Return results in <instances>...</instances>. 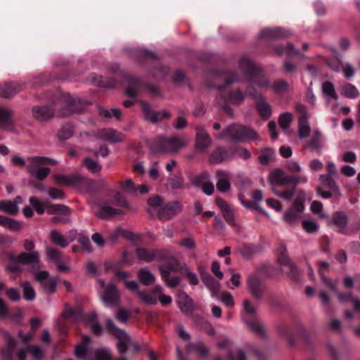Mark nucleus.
<instances>
[{
    "label": "nucleus",
    "mask_w": 360,
    "mask_h": 360,
    "mask_svg": "<svg viewBox=\"0 0 360 360\" xmlns=\"http://www.w3.org/2000/svg\"><path fill=\"white\" fill-rule=\"evenodd\" d=\"M84 106V104L80 99H75L70 96H66L51 105L33 108L32 115L38 120H46L53 117L56 108H60L58 115L64 117L82 112Z\"/></svg>",
    "instance_id": "f257e3e1"
},
{
    "label": "nucleus",
    "mask_w": 360,
    "mask_h": 360,
    "mask_svg": "<svg viewBox=\"0 0 360 360\" xmlns=\"http://www.w3.org/2000/svg\"><path fill=\"white\" fill-rule=\"evenodd\" d=\"M150 207L148 212L152 210L157 212L160 220L167 221L179 214L183 209L182 204L179 201H171L165 203L159 196H154L148 200Z\"/></svg>",
    "instance_id": "f03ea898"
},
{
    "label": "nucleus",
    "mask_w": 360,
    "mask_h": 360,
    "mask_svg": "<svg viewBox=\"0 0 360 360\" xmlns=\"http://www.w3.org/2000/svg\"><path fill=\"white\" fill-rule=\"evenodd\" d=\"M29 173L38 180H44L50 173V169L42 165H56L57 161L46 157L34 156L27 159Z\"/></svg>",
    "instance_id": "7ed1b4c3"
},
{
    "label": "nucleus",
    "mask_w": 360,
    "mask_h": 360,
    "mask_svg": "<svg viewBox=\"0 0 360 360\" xmlns=\"http://www.w3.org/2000/svg\"><path fill=\"white\" fill-rule=\"evenodd\" d=\"M222 138H227L237 141L257 140V134L252 129L243 125L233 124L226 127L221 134Z\"/></svg>",
    "instance_id": "20e7f679"
},
{
    "label": "nucleus",
    "mask_w": 360,
    "mask_h": 360,
    "mask_svg": "<svg viewBox=\"0 0 360 360\" xmlns=\"http://www.w3.org/2000/svg\"><path fill=\"white\" fill-rule=\"evenodd\" d=\"M268 180L274 190L278 186L292 184L295 186L300 184H305L307 182L308 178L304 175L288 176L282 169L277 168L270 173Z\"/></svg>",
    "instance_id": "39448f33"
},
{
    "label": "nucleus",
    "mask_w": 360,
    "mask_h": 360,
    "mask_svg": "<svg viewBox=\"0 0 360 360\" xmlns=\"http://www.w3.org/2000/svg\"><path fill=\"white\" fill-rule=\"evenodd\" d=\"M120 207L129 209V205L123 196L120 194H117L115 200L101 204L98 206V210L96 212V214L101 219L114 217L122 214V211Z\"/></svg>",
    "instance_id": "423d86ee"
},
{
    "label": "nucleus",
    "mask_w": 360,
    "mask_h": 360,
    "mask_svg": "<svg viewBox=\"0 0 360 360\" xmlns=\"http://www.w3.org/2000/svg\"><path fill=\"white\" fill-rule=\"evenodd\" d=\"M106 326L108 331L119 340L117 347L120 354L125 353L130 347H133L135 352L140 349L139 344L131 342L129 336L124 331L116 327L111 320H108Z\"/></svg>",
    "instance_id": "0eeeda50"
},
{
    "label": "nucleus",
    "mask_w": 360,
    "mask_h": 360,
    "mask_svg": "<svg viewBox=\"0 0 360 360\" xmlns=\"http://www.w3.org/2000/svg\"><path fill=\"white\" fill-rule=\"evenodd\" d=\"M320 184L316 187V191L321 198L328 199L332 197L338 198L341 192L336 182L328 174L319 175Z\"/></svg>",
    "instance_id": "6e6552de"
},
{
    "label": "nucleus",
    "mask_w": 360,
    "mask_h": 360,
    "mask_svg": "<svg viewBox=\"0 0 360 360\" xmlns=\"http://www.w3.org/2000/svg\"><path fill=\"white\" fill-rule=\"evenodd\" d=\"M99 295L102 302L108 307L116 305L120 301V292L114 284H106L103 280H99Z\"/></svg>",
    "instance_id": "1a4fd4ad"
},
{
    "label": "nucleus",
    "mask_w": 360,
    "mask_h": 360,
    "mask_svg": "<svg viewBox=\"0 0 360 360\" xmlns=\"http://www.w3.org/2000/svg\"><path fill=\"white\" fill-rule=\"evenodd\" d=\"M188 141L179 136L170 138L160 137L158 140L159 150L169 153H176L179 150L187 145Z\"/></svg>",
    "instance_id": "9d476101"
},
{
    "label": "nucleus",
    "mask_w": 360,
    "mask_h": 360,
    "mask_svg": "<svg viewBox=\"0 0 360 360\" xmlns=\"http://www.w3.org/2000/svg\"><path fill=\"white\" fill-rule=\"evenodd\" d=\"M169 252V251L165 249L155 250L145 248H139L135 251L136 258L144 262L165 259Z\"/></svg>",
    "instance_id": "9b49d317"
},
{
    "label": "nucleus",
    "mask_w": 360,
    "mask_h": 360,
    "mask_svg": "<svg viewBox=\"0 0 360 360\" xmlns=\"http://www.w3.org/2000/svg\"><path fill=\"white\" fill-rule=\"evenodd\" d=\"M83 136L91 141H96V139H102L110 143H116L121 142L124 140V136L122 134L117 133L115 129L111 128L98 130L96 134L92 136H90L87 133L84 134Z\"/></svg>",
    "instance_id": "f8f14e48"
},
{
    "label": "nucleus",
    "mask_w": 360,
    "mask_h": 360,
    "mask_svg": "<svg viewBox=\"0 0 360 360\" xmlns=\"http://www.w3.org/2000/svg\"><path fill=\"white\" fill-rule=\"evenodd\" d=\"M295 109L300 114L298 119V135L300 139H305L309 136L311 132L307 108L303 104H297Z\"/></svg>",
    "instance_id": "ddd939ff"
},
{
    "label": "nucleus",
    "mask_w": 360,
    "mask_h": 360,
    "mask_svg": "<svg viewBox=\"0 0 360 360\" xmlns=\"http://www.w3.org/2000/svg\"><path fill=\"white\" fill-rule=\"evenodd\" d=\"M195 147L199 152L204 153L211 146L212 141L202 127H195Z\"/></svg>",
    "instance_id": "4468645a"
},
{
    "label": "nucleus",
    "mask_w": 360,
    "mask_h": 360,
    "mask_svg": "<svg viewBox=\"0 0 360 360\" xmlns=\"http://www.w3.org/2000/svg\"><path fill=\"white\" fill-rule=\"evenodd\" d=\"M49 273L47 271H39L35 274L34 278L37 281L39 282L47 293H53L55 292L57 281V278H49Z\"/></svg>",
    "instance_id": "2eb2a0df"
},
{
    "label": "nucleus",
    "mask_w": 360,
    "mask_h": 360,
    "mask_svg": "<svg viewBox=\"0 0 360 360\" xmlns=\"http://www.w3.org/2000/svg\"><path fill=\"white\" fill-rule=\"evenodd\" d=\"M54 179L56 184L60 186H68L77 188H79L86 181L84 178L76 174L70 176L56 174L54 175Z\"/></svg>",
    "instance_id": "dca6fc26"
},
{
    "label": "nucleus",
    "mask_w": 360,
    "mask_h": 360,
    "mask_svg": "<svg viewBox=\"0 0 360 360\" xmlns=\"http://www.w3.org/2000/svg\"><path fill=\"white\" fill-rule=\"evenodd\" d=\"M248 94L255 99H258L256 103V106L260 116L265 119L269 118L271 114V110L269 104H268L264 98L260 96L257 93L253 92L250 86L248 89Z\"/></svg>",
    "instance_id": "f3484780"
},
{
    "label": "nucleus",
    "mask_w": 360,
    "mask_h": 360,
    "mask_svg": "<svg viewBox=\"0 0 360 360\" xmlns=\"http://www.w3.org/2000/svg\"><path fill=\"white\" fill-rule=\"evenodd\" d=\"M142 110L146 120L153 123H157L165 118L170 117V114L167 111H153L150 109V107L145 103H142Z\"/></svg>",
    "instance_id": "a211bd4d"
},
{
    "label": "nucleus",
    "mask_w": 360,
    "mask_h": 360,
    "mask_svg": "<svg viewBox=\"0 0 360 360\" xmlns=\"http://www.w3.org/2000/svg\"><path fill=\"white\" fill-rule=\"evenodd\" d=\"M217 189L221 192H226L231 188V174L226 170H218L216 172Z\"/></svg>",
    "instance_id": "6ab92c4d"
},
{
    "label": "nucleus",
    "mask_w": 360,
    "mask_h": 360,
    "mask_svg": "<svg viewBox=\"0 0 360 360\" xmlns=\"http://www.w3.org/2000/svg\"><path fill=\"white\" fill-rule=\"evenodd\" d=\"M304 210V204L301 202H295L292 207L284 214V220L288 224H292L301 217Z\"/></svg>",
    "instance_id": "aec40b11"
},
{
    "label": "nucleus",
    "mask_w": 360,
    "mask_h": 360,
    "mask_svg": "<svg viewBox=\"0 0 360 360\" xmlns=\"http://www.w3.org/2000/svg\"><path fill=\"white\" fill-rule=\"evenodd\" d=\"M328 224L330 226H335L340 233H345L348 224L347 215L344 212L337 211L333 213Z\"/></svg>",
    "instance_id": "412c9836"
},
{
    "label": "nucleus",
    "mask_w": 360,
    "mask_h": 360,
    "mask_svg": "<svg viewBox=\"0 0 360 360\" xmlns=\"http://www.w3.org/2000/svg\"><path fill=\"white\" fill-rule=\"evenodd\" d=\"M22 203V198L17 196L13 200L0 201V211L15 215L18 212V205Z\"/></svg>",
    "instance_id": "4be33fe9"
},
{
    "label": "nucleus",
    "mask_w": 360,
    "mask_h": 360,
    "mask_svg": "<svg viewBox=\"0 0 360 360\" xmlns=\"http://www.w3.org/2000/svg\"><path fill=\"white\" fill-rule=\"evenodd\" d=\"M178 306L183 313H191L197 309V306L193 303L191 297L184 292L179 295L177 299Z\"/></svg>",
    "instance_id": "5701e85b"
},
{
    "label": "nucleus",
    "mask_w": 360,
    "mask_h": 360,
    "mask_svg": "<svg viewBox=\"0 0 360 360\" xmlns=\"http://www.w3.org/2000/svg\"><path fill=\"white\" fill-rule=\"evenodd\" d=\"M22 89V85L19 83L10 82L0 84V96L9 98Z\"/></svg>",
    "instance_id": "b1692460"
},
{
    "label": "nucleus",
    "mask_w": 360,
    "mask_h": 360,
    "mask_svg": "<svg viewBox=\"0 0 360 360\" xmlns=\"http://www.w3.org/2000/svg\"><path fill=\"white\" fill-rule=\"evenodd\" d=\"M17 262L21 264L39 265L40 255L39 252H22L16 257Z\"/></svg>",
    "instance_id": "393cba45"
},
{
    "label": "nucleus",
    "mask_w": 360,
    "mask_h": 360,
    "mask_svg": "<svg viewBox=\"0 0 360 360\" xmlns=\"http://www.w3.org/2000/svg\"><path fill=\"white\" fill-rule=\"evenodd\" d=\"M216 203L221 209L225 220L231 225L235 224V217L231 206L222 198L216 199Z\"/></svg>",
    "instance_id": "a878e982"
},
{
    "label": "nucleus",
    "mask_w": 360,
    "mask_h": 360,
    "mask_svg": "<svg viewBox=\"0 0 360 360\" xmlns=\"http://www.w3.org/2000/svg\"><path fill=\"white\" fill-rule=\"evenodd\" d=\"M278 261L283 266V271L287 274H290L293 275L295 271V266L290 262L288 255L285 254V249L284 248H281L279 250V253L278 255Z\"/></svg>",
    "instance_id": "bb28decb"
},
{
    "label": "nucleus",
    "mask_w": 360,
    "mask_h": 360,
    "mask_svg": "<svg viewBox=\"0 0 360 360\" xmlns=\"http://www.w3.org/2000/svg\"><path fill=\"white\" fill-rule=\"evenodd\" d=\"M231 157V153L223 148H217L209 156V160L212 164H219L228 160Z\"/></svg>",
    "instance_id": "cd10ccee"
},
{
    "label": "nucleus",
    "mask_w": 360,
    "mask_h": 360,
    "mask_svg": "<svg viewBox=\"0 0 360 360\" xmlns=\"http://www.w3.org/2000/svg\"><path fill=\"white\" fill-rule=\"evenodd\" d=\"M49 238L53 244L63 248H66L70 244L68 238L56 229L50 231Z\"/></svg>",
    "instance_id": "c85d7f7f"
},
{
    "label": "nucleus",
    "mask_w": 360,
    "mask_h": 360,
    "mask_svg": "<svg viewBox=\"0 0 360 360\" xmlns=\"http://www.w3.org/2000/svg\"><path fill=\"white\" fill-rule=\"evenodd\" d=\"M12 115L13 112L11 109L0 107V127L5 129H11L12 128Z\"/></svg>",
    "instance_id": "c756f323"
},
{
    "label": "nucleus",
    "mask_w": 360,
    "mask_h": 360,
    "mask_svg": "<svg viewBox=\"0 0 360 360\" xmlns=\"http://www.w3.org/2000/svg\"><path fill=\"white\" fill-rule=\"evenodd\" d=\"M248 290L253 297L259 299L262 296L260 280L256 276H250L248 280Z\"/></svg>",
    "instance_id": "7c9ffc66"
},
{
    "label": "nucleus",
    "mask_w": 360,
    "mask_h": 360,
    "mask_svg": "<svg viewBox=\"0 0 360 360\" xmlns=\"http://www.w3.org/2000/svg\"><path fill=\"white\" fill-rule=\"evenodd\" d=\"M137 278L144 285L154 283L156 279L155 275L146 268H142L138 271Z\"/></svg>",
    "instance_id": "2f4dec72"
},
{
    "label": "nucleus",
    "mask_w": 360,
    "mask_h": 360,
    "mask_svg": "<svg viewBox=\"0 0 360 360\" xmlns=\"http://www.w3.org/2000/svg\"><path fill=\"white\" fill-rule=\"evenodd\" d=\"M139 300L146 304H155L158 301L157 292H155V288L150 291H138Z\"/></svg>",
    "instance_id": "473e14b6"
},
{
    "label": "nucleus",
    "mask_w": 360,
    "mask_h": 360,
    "mask_svg": "<svg viewBox=\"0 0 360 360\" xmlns=\"http://www.w3.org/2000/svg\"><path fill=\"white\" fill-rule=\"evenodd\" d=\"M307 146L311 150H320L322 148V134L319 130L314 131L311 139L307 143Z\"/></svg>",
    "instance_id": "72a5a7b5"
},
{
    "label": "nucleus",
    "mask_w": 360,
    "mask_h": 360,
    "mask_svg": "<svg viewBox=\"0 0 360 360\" xmlns=\"http://www.w3.org/2000/svg\"><path fill=\"white\" fill-rule=\"evenodd\" d=\"M30 352L37 360H41L43 356L42 350L37 346H28L25 350H21L18 352V356L20 360H25V352Z\"/></svg>",
    "instance_id": "f704fd0d"
},
{
    "label": "nucleus",
    "mask_w": 360,
    "mask_h": 360,
    "mask_svg": "<svg viewBox=\"0 0 360 360\" xmlns=\"http://www.w3.org/2000/svg\"><path fill=\"white\" fill-rule=\"evenodd\" d=\"M0 225L11 231H18L20 227V223L16 220L2 215H0Z\"/></svg>",
    "instance_id": "c9c22d12"
},
{
    "label": "nucleus",
    "mask_w": 360,
    "mask_h": 360,
    "mask_svg": "<svg viewBox=\"0 0 360 360\" xmlns=\"http://www.w3.org/2000/svg\"><path fill=\"white\" fill-rule=\"evenodd\" d=\"M161 277L165 283L170 288H175L179 285L180 283V277L178 276L170 277L169 271L166 269L161 271Z\"/></svg>",
    "instance_id": "e433bc0d"
},
{
    "label": "nucleus",
    "mask_w": 360,
    "mask_h": 360,
    "mask_svg": "<svg viewBox=\"0 0 360 360\" xmlns=\"http://www.w3.org/2000/svg\"><path fill=\"white\" fill-rule=\"evenodd\" d=\"M46 212L49 214H62L69 215L70 214V210L65 205L57 204L47 207Z\"/></svg>",
    "instance_id": "4c0bfd02"
},
{
    "label": "nucleus",
    "mask_w": 360,
    "mask_h": 360,
    "mask_svg": "<svg viewBox=\"0 0 360 360\" xmlns=\"http://www.w3.org/2000/svg\"><path fill=\"white\" fill-rule=\"evenodd\" d=\"M7 348L3 349L1 352L2 360H10L15 347V342L11 337L8 336L7 340Z\"/></svg>",
    "instance_id": "58836bf2"
},
{
    "label": "nucleus",
    "mask_w": 360,
    "mask_h": 360,
    "mask_svg": "<svg viewBox=\"0 0 360 360\" xmlns=\"http://www.w3.org/2000/svg\"><path fill=\"white\" fill-rule=\"evenodd\" d=\"M240 68L248 75H254L255 68L253 63L247 58H243L239 62Z\"/></svg>",
    "instance_id": "ea45409f"
},
{
    "label": "nucleus",
    "mask_w": 360,
    "mask_h": 360,
    "mask_svg": "<svg viewBox=\"0 0 360 360\" xmlns=\"http://www.w3.org/2000/svg\"><path fill=\"white\" fill-rule=\"evenodd\" d=\"M188 349L195 351L200 357L206 359L208 355V349L202 342L189 344L187 346Z\"/></svg>",
    "instance_id": "a19ab883"
},
{
    "label": "nucleus",
    "mask_w": 360,
    "mask_h": 360,
    "mask_svg": "<svg viewBox=\"0 0 360 360\" xmlns=\"http://www.w3.org/2000/svg\"><path fill=\"white\" fill-rule=\"evenodd\" d=\"M96 316H86L84 320L85 324L95 335H100L102 330L101 325L96 320Z\"/></svg>",
    "instance_id": "79ce46f5"
},
{
    "label": "nucleus",
    "mask_w": 360,
    "mask_h": 360,
    "mask_svg": "<svg viewBox=\"0 0 360 360\" xmlns=\"http://www.w3.org/2000/svg\"><path fill=\"white\" fill-rule=\"evenodd\" d=\"M293 115L291 112L282 113L278 118V124L280 127L284 131H287L292 121Z\"/></svg>",
    "instance_id": "37998d69"
},
{
    "label": "nucleus",
    "mask_w": 360,
    "mask_h": 360,
    "mask_svg": "<svg viewBox=\"0 0 360 360\" xmlns=\"http://www.w3.org/2000/svg\"><path fill=\"white\" fill-rule=\"evenodd\" d=\"M321 90L325 96L331 97L335 100L338 98V96L335 92L333 84L330 82H325L322 84Z\"/></svg>",
    "instance_id": "c03bdc74"
},
{
    "label": "nucleus",
    "mask_w": 360,
    "mask_h": 360,
    "mask_svg": "<svg viewBox=\"0 0 360 360\" xmlns=\"http://www.w3.org/2000/svg\"><path fill=\"white\" fill-rule=\"evenodd\" d=\"M275 50L278 55L285 54L290 56L299 53V51L295 49L292 44H288L285 47L282 46H277L275 48Z\"/></svg>",
    "instance_id": "a18cd8bd"
},
{
    "label": "nucleus",
    "mask_w": 360,
    "mask_h": 360,
    "mask_svg": "<svg viewBox=\"0 0 360 360\" xmlns=\"http://www.w3.org/2000/svg\"><path fill=\"white\" fill-rule=\"evenodd\" d=\"M245 323L248 327V328L252 330V332L263 335L265 332V329L264 326L260 324L259 322H257L256 320L252 321H248L245 320Z\"/></svg>",
    "instance_id": "49530a36"
},
{
    "label": "nucleus",
    "mask_w": 360,
    "mask_h": 360,
    "mask_svg": "<svg viewBox=\"0 0 360 360\" xmlns=\"http://www.w3.org/2000/svg\"><path fill=\"white\" fill-rule=\"evenodd\" d=\"M244 98V95L240 91L236 90L229 93L227 100L230 103L238 105L243 101Z\"/></svg>",
    "instance_id": "de8ad7c7"
},
{
    "label": "nucleus",
    "mask_w": 360,
    "mask_h": 360,
    "mask_svg": "<svg viewBox=\"0 0 360 360\" xmlns=\"http://www.w3.org/2000/svg\"><path fill=\"white\" fill-rule=\"evenodd\" d=\"M155 292H157L158 299H159L161 304L164 306L168 305L172 302V297L169 295L163 294V289L160 285L155 287Z\"/></svg>",
    "instance_id": "09e8293b"
},
{
    "label": "nucleus",
    "mask_w": 360,
    "mask_h": 360,
    "mask_svg": "<svg viewBox=\"0 0 360 360\" xmlns=\"http://www.w3.org/2000/svg\"><path fill=\"white\" fill-rule=\"evenodd\" d=\"M264 36L269 38H278L282 37H286L288 34L284 30L281 28L274 30H265L262 33Z\"/></svg>",
    "instance_id": "8fccbe9b"
},
{
    "label": "nucleus",
    "mask_w": 360,
    "mask_h": 360,
    "mask_svg": "<svg viewBox=\"0 0 360 360\" xmlns=\"http://www.w3.org/2000/svg\"><path fill=\"white\" fill-rule=\"evenodd\" d=\"M21 286L23 290L24 298L27 300H33L35 298V292L30 283L25 282Z\"/></svg>",
    "instance_id": "3c124183"
},
{
    "label": "nucleus",
    "mask_w": 360,
    "mask_h": 360,
    "mask_svg": "<svg viewBox=\"0 0 360 360\" xmlns=\"http://www.w3.org/2000/svg\"><path fill=\"white\" fill-rule=\"evenodd\" d=\"M82 313L83 309L80 305L76 304L75 307H72L69 304H65L63 315H81Z\"/></svg>",
    "instance_id": "603ef678"
},
{
    "label": "nucleus",
    "mask_w": 360,
    "mask_h": 360,
    "mask_svg": "<svg viewBox=\"0 0 360 360\" xmlns=\"http://www.w3.org/2000/svg\"><path fill=\"white\" fill-rule=\"evenodd\" d=\"M342 93L345 96L352 98H356L359 96L358 90L354 85L351 84H346L343 86Z\"/></svg>",
    "instance_id": "864d4df0"
},
{
    "label": "nucleus",
    "mask_w": 360,
    "mask_h": 360,
    "mask_svg": "<svg viewBox=\"0 0 360 360\" xmlns=\"http://www.w3.org/2000/svg\"><path fill=\"white\" fill-rule=\"evenodd\" d=\"M83 165L91 172L98 173L101 171V167L96 162L91 158H86L83 161Z\"/></svg>",
    "instance_id": "5fc2aeb1"
},
{
    "label": "nucleus",
    "mask_w": 360,
    "mask_h": 360,
    "mask_svg": "<svg viewBox=\"0 0 360 360\" xmlns=\"http://www.w3.org/2000/svg\"><path fill=\"white\" fill-rule=\"evenodd\" d=\"M274 152L271 149H265L262 150L259 156V161L262 165H266L271 160Z\"/></svg>",
    "instance_id": "6e6d98bb"
},
{
    "label": "nucleus",
    "mask_w": 360,
    "mask_h": 360,
    "mask_svg": "<svg viewBox=\"0 0 360 360\" xmlns=\"http://www.w3.org/2000/svg\"><path fill=\"white\" fill-rule=\"evenodd\" d=\"M243 311L249 315H254L258 313L255 304L249 300H244L243 302Z\"/></svg>",
    "instance_id": "4d7b16f0"
},
{
    "label": "nucleus",
    "mask_w": 360,
    "mask_h": 360,
    "mask_svg": "<svg viewBox=\"0 0 360 360\" xmlns=\"http://www.w3.org/2000/svg\"><path fill=\"white\" fill-rule=\"evenodd\" d=\"M100 115L104 117H112L120 118L121 112L118 108L112 109H101L100 110Z\"/></svg>",
    "instance_id": "13d9d810"
},
{
    "label": "nucleus",
    "mask_w": 360,
    "mask_h": 360,
    "mask_svg": "<svg viewBox=\"0 0 360 360\" xmlns=\"http://www.w3.org/2000/svg\"><path fill=\"white\" fill-rule=\"evenodd\" d=\"M339 158L342 162L347 163H354L356 161L357 157L354 152L347 151L342 153Z\"/></svg>",
    "instance_id": "bf43d9fd"
},
{
    "label": "nucleus",
    "mask_w": 360,
    "mask_h": 360,
    "mask_svg": "<svg viewBox=\"0 0 360 360\" xmlns=\"http://www.w3.org/2000/svg\"><path fill=\"white\" fill-rule=\"evenodd\" d=\"M122 189L126 193H135L136 191V186L130 179L125 180L121 184Z\"/></svg>",
    "instance_id": "052dcab7"
},
{
    "label": "nucleus",
    "mask_w": 360,
    "mask_h": 360,
    "mask_svg": "<svg viewBox=\"0 0 360 360\" xmlns=\"http://www.w3.org/2000/svg\"><path fill=\"white\" fill-rule=\"evenodd\" d=\"M302 226L308 233H314L319 229V224L311 220H304L302 221Z\"/></svg>",
    "instance_id": "680f3d73"
},
{
    "label": "nucleus",
    "mask_w": 360,
    "mask_h": 360,
    "mask_svg": "<svg viewBox=\"0 0 360 360\" xmlns=\"http://www.w3.org/2000/svg\"><path fill=\"white\" fill-rule=\"evenodd\" d=\"M73 135V129L71 126H65L61 129L58 133L59 139L66 140L70 139Z\"/></svg>",
    "instance_id": "e2e57ef3"
},
{
    "label": "nucleus",
    "mask_w": 360,
    "mask_h": 360,
    "mask_svg": "<svg viewBox=\"0 0 360 360\" xmlns=\"http://www.w3.org/2000/svg\"><path fill=\"white\" fill-rule=\"evenodd\" d=\"M46 252L47 257L55 263L60 261V252L58 250L53 248H47Z\"/></svg>",
    "instance_id": "0e129e2a"
},
{
    "label": "nucleus",
    "mask_w": 360,
    "mask_h": 360,
    "mask_svg": "<svg viewBox=\"0 0 360 360\" xmlns=\"http://www.w3.org/2000/svg\"><path fill=\"white\" fill-rule=\"evenodd\" d=\"M273 89L278 93L285 92L288 89V84L283 79H279L274 84Z\"/></svg>",
    "instance_id": "69168bd1"
},
{
    "label": "nucleus",
    "mask_w": 360,
    "mask_h": 360,
    "mask_svg": "<svg viewBox=\"0 0 360 360\" xmlns=\"http://www.w3.org/2000/svg\"><path fill=\"white\" fill-rule=\"evenodd\" d=\"M29 201L39 214H42L45 212L44 205L39 202L36 198L30 197Z\"/></svg>",
    "instance_id": "338daca9"
},
{
    "label": "nucleus",
    "mask_w": 360,
    "mask_h": 360,
    "mask_svg": "<svg viewBox=\"0 0 360 360\" xmlns=\"http://www.w3.org/2000/svg\"><path fill=\"white\" fill-rule=\"evenodd\" d=\"M95 357L96 360H110V354L108 350L101 349L95 351Z\"/></svg>",
    "instance_id": "774afa93"
}]
</instances>
